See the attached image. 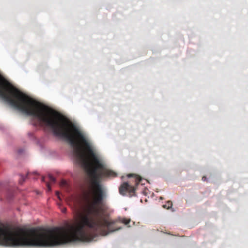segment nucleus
I'll list each match as a JSON object with an SVG mask.
<instances>
[{"label":"nucleus","instance_id":"nucleus-1","mask_svg":"<svg viewBox=\"0 0 248 248\" xmlns=\"http://www.w3.org/2000/svg\"><path fill=\"white\" fill-rule=\"evenodd\" d=\"M136 188L133 186L131 181L128 182H124L122 183L119 188V192L122 196H126L128 194V196L131 197L134 196L135 194Z\"/></svg>","mask_w":248,"mask_h":248},{"label":"nucleus","instance_id":"nucleus-2","mask_svg":"<svg viewBox=\"0 0 248 248\" xmlns=\"http://www.w3.org/2000/svg\"><path fill=\"white\" fill-rule=\"evenodd\" d=\"M127 177L128 178H133V180L135 182V186H137L141 180V178L139 175H136L134 174H129L127 175Z\"/></svg>","mask_w":248,"mask_h":248},{"label":"nucleus","instance_id":"nucleus-3","mask_svg":"<svg viewBox=\"0 0 248 248\" xmlns=\"http://www.w3.org/2000/svg\"><path fill=\"white\" fill-rule=\"evenodd\" d=\"M172 202L171 201H169L167 202L166 204H164L163 205V207L164 208H166L167 209H169L172 207Z\"/></svg>","mask_w":248,"mask_h":248},{"label":"nucleus","instance_id":"nucleus-4","mask_svg":"<svg viewBox=\"0 0 248 248\" xmlns=\"http://www.w3.org/2000/svg\"><path fill=\"white\" fill-rule=\"evenodd\" d=\"M120 222H122L125 225H127L130 222V219L127 218H122L120 220Z\"/></svg>","mask_w":248,"mask_h":248},{"label":"nucleus","instance_id":"nucleus-5","mask_svg":"<svg viewBox=\"0 0 248 248\" xmlns=\"http://www.w3.org/2000/svg\"><path fill=\"white\" fill-rule=\"evenodd\" d=\"M49 180L52 182V183H55V178L51 175H48V176Z\"/></svg>","mask_w":248,"mask_h":248},{"label":"nucleus","instance_id":"nucleus-6","mask_svg":"<svg viewBox=\"0 0 248 248\" xmlns=\"http://www.w3.org/2000/svg\"><path fill=\"white\" fill-rule=\"evenodd\" d=\"M67 185V182L64 180H62L60 183V186H65Z\"/></svg>","mask_w":248,"mask_h":248},{"label":"nucleus","instance_id":"nucleus-7","mask_svg":"<svg viewBox=\"0 0 248 248\" xmlns=\"http://www.w3.org/2000/svg\"><path fill=\"white\" fill-rule=\"evenodd\" d=\"M46 186L47 187V188H48V190L49 191L51 190V187H50V185L48 183H46Z\"/></svg>","mask_w":248,"mask_h":248},{"label":"nucleus","instance_id":"nucleus-8","mask_svg":"<svg viewBox=\"0 0 248 248\" xmlns=\"http://www.w3.org/2000/svg\"><path fill=\"white\" fill-rule=\"evenodd\" d=\"M42 180L43 181L45 182V178L44 177H42Z\"/></svg>","mask_w":248,"mask_h":248},{"label":"nucleus","instance_id":"nucleus-9","mask_svg":"<svg viewBox=\"0 0 248 248\" xmlns=\"http://www.w3.org/2000/svg\"><path fill=\"white\" fill-rule=\"evenodd\" d=\"M56 194H57V195H58V198H60V197H59V195H58V194H59V192H58V191H57V192H56Z\"/></svg>","mask_w":248,"mask_h":248}]
</instances>
